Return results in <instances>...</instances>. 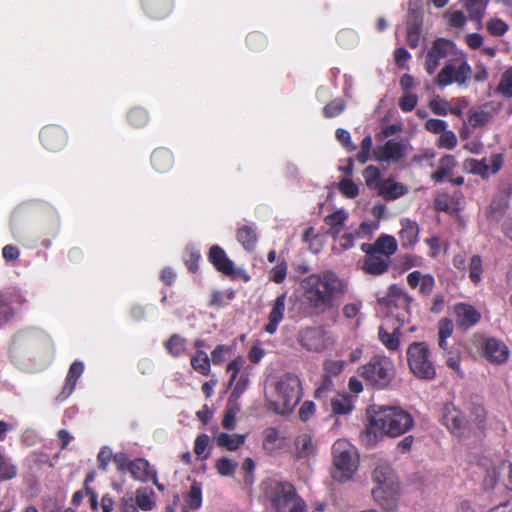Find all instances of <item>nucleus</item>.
<instances>
[{
    "mask_svg": "<svg viewBox=\"0 0 512 512\" xmlns=\"http://www.w3.org/2000/svg\"><path fill=\"white\" fill-rule=\"evenodd\" d=\"M301 288L305 300L318 314L330 310L334 299L345 291L343 281L331 271L307 276L301 281Z\"/></svg>",
    "mask_w": 512,
    "mask_h": 512,
    "instance_id": "f257e3e1",
    "label": "nucleus"
},
{
    "mask_svg": "<svg viewBox=\"0 0 512 512\" xmlns=\"http://www.w3.org/2000/svg\"><path fill=\"white\" fill-rule=\"evenodd\" d=\"M414 426L411 414L400 406H380L370 418V430L389 437H399Z\"/></svg>",
    "mask_w": 512,
    "mask_h": 512,
    "instance_id": "f03ea898",
    "label": "nucleus"
},
{
    "mask_svg": "<svg viewBox=\"0 0 512 512\" xmlns=\"http://www.w3.org/2000/svg\"><path fill=\"white\" fill-rule=\"evenodd\" d=\"M357 372L368 385L384 389L395 378L396 369L389 357L375 355L365 365L360 366Z\"/></svg>",
    "mask_w": 512,
    "mask_h": 512,
    "instance_id": "7ed1b4c3",
    "label": "nucleus"
},
{
    "mask_svg": "<svg viewBox=\"0 0 512 512\" xmlns=\"http://www.w3.org/2000/svg\"><path fill=\"white\" fill-rule=\"evenodd\" d=\"M334 470L332 476L336 481L345 482L352 478L358 468V453L347 440L339 439L332 447Z\"/></svg>",
    "mask_w": 512,
    "mask_h": 512,
    "instance_id": "20e7f679",
    "label": "nucleus"
},
{
    "mask_svg": "<svg viewBox=\"0 0 512 512\" xmlns=\"http://www.w3.org/2000/svg\"><path fill=\"white\" fill-rule=\"evenodd\" d=\"M407 361L411 373L421 380L431 381L436 377V368L430 349L425 342H414L407 349Z\"/></svg>",
    "mask_w": 512,
    "mask_h": 512,
    "instance_id": "39448f33",
    "label": "nucleus"
},
{
    "mask_svg": "<svg viewBox=\"0 0 512 512\" xmlns=\"http://www.w3.org/2000/svg\"><path fill=\"white\" fill-rule=\"evenodd\" d=\"M337 336L323 325L308 326L298 333V342L308 351L322 352L337 344Z\"/></svg>",
    "mask_w": 512,
    "mask_h": 512,
    "instance_id": "423d86ee",
    "label": "nucleus"
},
{
    "mask_svg": "<svg viewBox=\"0 0 512 512\" xmlns=\"http://www.w3.org/2000/svg\"><path fill=\"white\" fill-rule=\"evenodd\" d=\"M263 501L270 512H288L286 483L268 479L262 483Z\"/></svg>",
    "mask_w": 512,
    "mask_h": 512,
    "instance_id": "0eeeda50",
    "label": "nucleus"
},
{
    "mask_svg": "<svg viewBox=\"0 0 512 512\" xmlns=\"http://www.w3.org/2000/svg\"><path fill=\"white\" fill-rule=\"evenodd\" d=\"M226 373L230 374L228 388L236 390L239 385L243 384V393L248 389L252 367L246 365V360L243 356L238 355L230 361L226 366Z\"/></svg>",
    "mask_w": 512,
    "mask_h": 512,
    "instance_id": "6e6552de",
    "label": "nucleus"
},
{
    "mask_svg": "<svg viewBox=\"0 0 512 512\" xmlns=\"http://www.w3.org/2000/svg\"><path fill=\"white\" fill-rule=\"evenodd\" d=\"M409 146L398 140H388L383 145H378L373 150L375 159L379 162L398 163L408 153Z\"/></svg>",
    "mask_w": 512,
    "mask_h": 512,
    "instance_id": "1a4fd4ad",
    "label": "nucleus"
},
{
    "mask_svg": "<svg viewBox=\"0 0 512 512\" xmlns=\"http://www.w3.org/2000/svg\"><path fill=\"white\" fill-rule=\"evenodd\" d=\"M471 67L463 61L458 68L452 64H446L435 78L436 83L441 87H446L452 83L464 85L471 76Z\"/></svg>",
    "mask_w": 512,
    "mask_h": 512,
    "instance_id": "9d476101",
    "label": "nucleus"
},
{
    "mask_svg": "<svg viewBox=\"0 0 512 512\" xmlns=\"http://www.w3.org/2000/svg\"><path fill=\"white\" fill-rule=\"evenodd\" d=\"M502 165L503 157L501 154H493L488 159H467L463 163L465 170L480 175L483 178L497 173L502 168Z\"/></svg>",
    "mask_w": 512,
    "mask_h": 512,
    "instance_id": "9b49d317",
    "label": "nucleus"
},
{
    "mask_svg": "<svg viewBox=\"0 0 512 512\" xmlns=\"http://www.w3.org/2000/svg\"><path fill=\"white\" fill-rule=\"evenodd\" d=\"M25 302L26 299L19 293L0 291V328L16 317L18 308Z\"/></svg>",
    "mask_w": 512,
    "mask_h": 512,
    "instance_id": "f8f14e48",
    "label": "nucleus"
},
{
    "mask_svg": "<svg viewBox=\"0 0 512 512\" xmlns=\"http://www.w3.org/2000/svg\"><path fill=\"white\" fill-rule=\"evenodd\" d=\"M453 49L454 45L451 41L443 38L435 40L426 55L425 69L427 73L432 75L439 67L441 60L448 57Z\"/></svg>",
    "mask_w": 512,
    "mask_h": 512,
    "instance_id": "ddd939ff",
    "label": "nucleus"
},
{
    "mask_svg": "<svg viewBox=\"0 0 512 512\" xmlns=\"http://www.w3.org/2000/svg\"><path fill=\"white\" fill-rule=\"evenodd\" d=\"M129 473L131 477L139 482L151 481L159 491H164L165 486L158 482L157 471L153 468L148 460L144 458H136L130 462Z\"/></svg>",
    "mask_w": 512,
    "mask_h": 512,
    "instance_id": "4468645a",
    "label": "nucleus"
},
{
    "mask_svg": "<svg viewBox=\"0 0 512 512\" xmlns=\"http://www.w3.org/2000/svg\"><path fill=\"white\" fill-rule=\"evenodd\" d=\"M42 145L49 151L56 152L68 143L67 132L58 125H47L40 132Z\"/></svg>",
    "mask_w": 512,
    "mask_h": 512,
    "instance_id": "2eb2a0df",
    "label": "nucleus"
},
{
    "mask_svg": "<svg viewBox=\"0 0 512 512\" xmlns=\"http://www.w3.org/2000/svg\"><path fill=\"white\" fill-rule=\"evenodd\" d=\"M444 424L456 436L462 437L469 431V421L452 404H447L444 408Z\"/></svg>",
    "mask_w": 512,
    "mask_h": 512,
    "instance_id": "dca6fc26",
    "label": "nucleus"
},
{
    "mask_svg": "<svg viewBox=\"0 0 512 512\" xmlns=\"http://www.w3.org/2000/svg\"><path fill=\"white\" fill-rule=\"evenodd\" d=\"M207 258L218 272L229 277L236 276L234 262L227 256L225 250L219 245H213L210 247Z\"/></svg>",
    "mask_w": 512,
    "mask_h": 512,
    "instance_id": "f3484780",
    "label": "nucleus"
},
{
    "mask_svg": "<svg viewBox=\"0 0 512 512\" xmlns=\"http://www.w3.org/2000/svg\"><path fill=\"white\" fill-rule=\"evenodd\" d=\"M244 385L241 384L236 390H232L227 401L222 420V426L226 430H234L236 428V416L241 410L239 399L243 394Z\"/></svg>",
    "mask_w": 512,
    "mask_h": 512,
    "instance_id": "a211bd4d",
    "label": "nucleus"
},
{
    "mask_svg": "<svg viewBox=\"0 0 512 512\" xmlns=\"http://www.w3.org/2000/svg\"><path fill=\"white\" fill-rule=\"evenodd\" d=\"M456 324L464 329L467 330L474 325H476L480 319L481 314L475 307L469 304L465 303H458L453 308Z\"/></svg>",
    "mask_w": 512,
    "mask_h": 512,
    "instance_id": "6ab92c4d",
    "label": "nucleus"
},
{
    "mask_svg": "<svg viewBox=\"0 0 512 512\" xmlns=\"http://www.w3.org/2000/svg\"><path fill=\"white\" fill-rule=\"evenodd\" d=\"M392 318L388 317L379 327L378 337L381 343L390 351H396L400 346L401 325L391 326Z\"/></svg>",
    "mask_w": 512,
    "mask_h": 512,
    "instance_id": "aec40b11",
    "label": "nucleus"
},
{
    "mask_svg": "<svg viewBox=\"0 0 512 512\" xmlns=\"http://www.w3.org/2000/svg\"><path fill=\"white\" fill-rule=\"evenodd\" d=\"M84 372V364L81 361H74L68 370L65 378V383L62 387L61 392L56 396V402L65 401L75 390L77 381Z\"/></svg>",
    "mask_w": 512,
    "mask_h": 512,
    "instance_id": "412c9836",
    "label": "nucleus"
},
{
    "mask_svg": "<svg viewBox=\"0 0 512 512\" xmlns=\"http://www.w3.org/2000/svg\"><path fill=\"white\" fill-rule=\"evenodd\" d=\"M365 254L363 262V270L371 275H381L385 273L390 266L391 260L387 256H383L368 249H361Z\"/></svg>",
    "mask_w": 512,
    "mask_h": 512,
    "instance_id": "4be33fe9",
    "label": "nucleus"
},
{
    "mask_svg": "<svg viewBox=\"0 0 512 512\" xmlns=\"http://www.w3.org/2000/svg\"><path fill=\"white\" fill-rule=\"evenodd\" d=\"M484 353L486 358L493 364H503L509 358V349L507 345L496 338L487 339L485 342Z\"/></svg>",
    "mask_w": 512,
    "mask_h": 512,
    "instance_id": "5701e85b",
    "label": "nucleus"
},
{
    "mask_svg": "<svg viewBox=\"0 0 512 512\" xmlns=\"http://www.w3.org/2000/svg\"><path fill=\"white\" fill-rule=\"evenodd\" d=\"M361 249H368V251L387 256V258L390 259L391 256L396 253L398 244L395 237L382 234L372 244L363 243Z\"/></svg>",
    "mask_w": 512,
    "mask_h": 512,
    "instance_id": "b1692460",
    "label": "nucleus"
},
{
    "mask_svg": "<svg viewBox=\"0 0 512 512\" xmlns=\"http://www.w3.org/2000/svg\"><path fill=\"white\" fill-rule=\"evenodd\" d=\"M422 27V14L418 9H410L407 20V42L411 48L419 44Z\"/></svg>",
    "mask_w": 512,
    "mask_h": 512,
    "instance_id": "393cba45",
    "label": "nucleus"
},
{
    "mask_svg": "<svg viewBox=\"0 0 512 512\" xmlns=\"http://www.w3.org/2000/svg\"><path fill=\"white\" fill-rule=\"evenodd\" d=\"M141 5L149 17L161 19L172 11L173 0H141Z\"/></svg>",
    "mask_w": 512,
    "mask_h": 512,
    "instance_id": "a878e982",
    "label": "nucleus"
},
{
    "mask_svg": "<svg viewBox=\"0 0 512 512\" xmlns=\"http://www.w3.org/2000/svg\"><path fill=\"white\" fill-rule=\"evenodd\" d=\"M286 438L281 436L278 429L268 427L263 431V449L270 455L277 454L285 447Z\"/></svg>",
    "mask_w": 512,
    "mask_h": 512,
    "instance_id": "bb28decb",
    "label": "nucleus"
},
{
    "mask_svg": "<svg viewBox=\"0 0 512 512\" xmlns=\"http://www.w3.org/2000/svg\"><path fill=\"white\" fill-rule=\"evenodd\" d=\"M408 285L415 289L419 288V292L424 295H430L435 286L434 277L430 274H423L420 271H413L407 276Z\"/></svg>",
    "mask_w": 512,
    "mask_h": 512,
    "instance_id": "cd10ccee",
    "label": "nucleus"
},
{
    "mask_svg": "<svg viewBox=\"0 0 512 512\" xmlns=\"http://www.w3.org/2000/svg\"><path fill=\"white\" fill-rule=\"evenodd\" d=\"M286 294L279 295L273 304V307L268 316V323L265 325L264 330L269 334H274L278 328L279 323L283 320L285 312Z\"/></svg>",
    "mask_w": 512,
    "mask_h": 512,
    "instance_id": "c85d7f7f",
    "label": "nucleus"
},
{
    "mask_svg": "<svg viewBox=\"0 0 512 512\" xmlns=\"http://www.w3.org/2000/svg\"><path fill=\"white\" fill-rule=\"evenodd\" d=\"M373 498L382 507L391 510L396 505V489L393 485H377L372 490Z\"/></svg>",
    "mask_w": 512,
    "mask_h": 512,
    "instance_id": "c756f323",
    "label": "nucleus"
},
{
    "mask_svg": "<svg viewBox=\"0 0 512 512\" xmlns=\"http://www.w3.org/2000/svg\"><path fill=\"white\" fill-rule=\"evenodd\" d=\"M151 164L158 173L168 172L174 165L172 152L165 148L155 149L151 155Z\"/></svg>",
    "mask_w": 512,
    "mask_h": 512,
    "instance_id": "7c9ffc66",
    "label": "nucleus"
},
{
    "mask_svg": "<svg viewBox=\"0 0 512 512\" xmlns=\"http://www.w3.org/2000/svg\"><path fill=\"white\" fill-rule=\"evenodd\" d=\"M237 241L246 251H253L258 241L256 228L252 225H243L236 232Z\"/></svg>",
    "mask_w": 512,
    "mask_h": 512,
    "instance_id": "2f4dec72",
    "label": "nucleus"
},
{
    "mask_svg": "<svg viewBox=\"0 0 512 512\" xmlns=\"http://www.w3.org/2000/svg\"><path fill=\"white\" fill-rule=\"evenodd\" d=\"M348 213L344 209H339L334 213L327 215L324 219L325 224L329 227L328 234L336 238L343 230Z\"/></svg>",
    "mask_w": 512,
    "mask_h": 512,
    "instance_id": "473e14b6",
    "label": "nucleus"
},
{
    "mask_svg": "<svg viewBox=\"0 0 512 512\" xmlns=\"http://www.w3.org/2000/svg\"><path fill=\"white\" fill-rule=\"evenodd\" d=\"M285 385L286 383L283 379L275 385V391L280 398V402L272 400L267 401L268 408L281 415L288 412V394L286 393Z\"/></svg>",
    "mask_w": 512,
    "mask_h": 512,
    "instance_id": "72a5a7b5",
    "label": "nucleus"
},
{
    "mask_svg": "<svg viewBox=\"0 0 512 512\" xmlns=\"http://www.w3.org/2000/svg\"><path fill=\"white\" fill-rule=\"evenodd\" d=\"M419 227L416 222L409 219L401 220L399 237L404 246H411L417 242Z\"/></svg>",
    "mask_w": 512,
    "mask_h": 512,
    "instance_id": "f704fd0d",
    "label": "nucleus"
},
{
    "mask_svg": "<svg viewBox=\"0 0 512 512\" xmlns=\"http://www.w3.org/2000/svg\"><path fill=\"white\" fill-rule=\"evenodd\" d=\"M378 189L380 194L388 200L397 199L407 192V189L403 184L393 180L383 181Z\"/></svg>",
    "mask_w": 512,
    "mask_h": 512,
    "instance_id": "c9c22d12",
    "label": "nucleus"
},
{
    "mask_svg": "<svg viewBox=\"0 0 512 512\" xmlns=\"http://www.w3.org/2000/svg\"><path fill=\"white\" fill-rule=\"evenodd\" d=\"M190 364L197 373L203 376H208L211 373L210 358L204 350L195 351L191 356Z\"/></svg>",
    "mask_w": 512,
    "mask_h": 512,
    "instance_id": "e433bc0d",
    "label": "nucleus"
},
{
    "mask_svg": "<svg viewBox=\"0 0 512 512\" xmlns=\"http://www.w3.org/2000/svg\"><path fill=\"white\" fill-rule=\"evenodd\" d=\"M246 436L222 432L217 437V445L228 451H236L245 443Z\"/></svg>",
    "mask_w": 512,
    "mask_h": 512,
    "instance_id": "4c0bfd02",
    "label": "nucleus"
},
{
    "mask_svg": "<svg viewBox=\"0 0 512 512\" xmlns=\"http://www.w3.org/2000/svg\"><path fill=\"white\" fill-rule=\"evenodd\" d=\"M164 347L170 356L181 357L186 352V339L179 334H173L164 343Z\"/></svg>",
    "mask_w": 512,
    "mask_h": 512,
    "instance_id": "58836bf2",
    "label": "nucleus"
},
{
    "mask_svg": "<svg viewBox=\"0 0 512 512\" xmlns=\"http://www.w3.org/2000/svg\"><path fill=\"white\" fill-rule=\"evenodd\" d=\"M331 408L334 414H349L353 410L352 399L347 394H337L331 400Z\"/></svg>",
    "mask_w": 512,
    "mask_h": 512,
    "instance_id": "ea45409f",
    "label": "nucleus"
},
{
    "mask_svg": "<svg viewBox=\"0 0 512 512\" xmlns=\"http://www.w3.org/2000/svg\"><path fill=\"white\" fill-rule=\"evenodd\" d=\"M296 457L299 459H307L314 453V445L308 434L300 435L295 442Z\"/></svg>",
    "mask_w": 512,
    "mask_h": 512,
    "instance_id": "a19ab883",
    "label": "nucleus"
},
{
    "mask_svg": "<svg viewBox=\"0 0 512 512\" xmlns=\"http://www.w3.org/2000/svg\"><path fill=\"white\" fill-rule=\"evenodd\" d=\"M456 166V160L452 155H445L439 160V168L431 175L432 180L441 182L444 177L450 174Z\"/></svg>",
    "mask_w": 512,
    "mask_h": 512,
    "instance_id": "79ce46f5",
    "label": "nucleus"
},
{
    "mask_svg": "<svg viewBox=\"0 0 512 512\" xmlns=\"http://www.w3.org/2000/svg\"><path fill=\"white\" fill-rule=\"evenodd\" d=\"M507 462L506 460H503L500 462L498 466L493 465L487 470V474L483 480V489L486 492H491L496 488L498 476L500 474L507 476V472H503L501 469L502 463Z\"/></svg>",
    "mask_w": 512,
    "mask_h": 512,
    "instance_id": "37998d69",
    "label": "nucleus"
},
{
    "mask_svg": "<svg viewBox=\"0 0 512 512\" xmlns=\"http://www.w3.org/2000/svg\"><path fill=\"white\" fill-rule=\"evenodd\" d=\"M185 502L190 510H198L202 505V490L199 483L194 482L188 494L185 496Z\"/></svg>",
    "mask_w": 512,
    "mask_h": 512,
    "instance_id": "c03bdc74",
    "label": "nucleus"
},
{
    "mask_svg": "<svg viewBox=\"0 0 512 512\" xmlns=\"http://www.w3.org/2000/svg\"><path fill=\"white\" fill-rule=\"evenodd\" d=\"M154 492L147 488H139L136 491V505L144 511H150L154 508L155 502L153 500Z\"/></svg>",
    "mask_w": 512,
    "mask_h": 512,
    "instance_id": "a18cd8bd",
    "label": "nucleus"
},
{
    "mask_svg": "<svg viewBox=\"0 0 512 512\" xmlns=\"http://www.w3.org/2000/svg\"><path fill=\"white\" fill-rule=\"evenodd\" d=\"M127 120L130 125L136 128H141L148 123L149 115L144 108L134 107L129 110L127 114Z\"/></svg>",
    "mask_w": 512,
    "mask_h": 512,
    "instance_id": "49530a36",
    "label": "nucleus"
},
{
    "mask_svg": "<svg viewBox=\"0 0 512 512\" xmlns=\"http://www.w3.org/2000/svg\"><path fill=\"white\" fill-rule=\"evenodd\" d=\"M238 467V463L227 457L219 458L215 463L217 473L221 476H233Z\"/></svg>",
    "mask_w": 512,
    "mask_h": 512,
    "instance_id": "de8ad7c7",
    "label": "nucleus"
},
{
    "mask_svg": "<svg viewBox=\"0 0 512 512\" xmlns=\"http://www.w3.org/2000/svg\"><path fill=\"white\" fill-rule=\"evenodd\" d=\"M496 91L505 98H512V67L502 74Z\"/></svg>",
    "mask_w": 512,
    "mask_h": 512,
    "instance_id": "09e8293b",
    "label": "nucleus"
},
{
    "mask_svg": "<svg viewBox=\"0 0 512 512\" xmlns=\"http://www.w3.org/2000/svg\"><path fill=\"white\" fill-rule=\"evenodd\" d=\"M231 353L232 346L219 344L211 351L210 363H213L215 366H220Z\"/></svg>",
    "mask_w": 512,
    "mask_h": 512,
    "instance_id": "8fccbe9b",
    "label": "nucleus"
},
{
    "mask_svg": "<svg viewBox=\"0 0 512 512\" xmlns=\"http://www.w3.org/2000/svg\"><path fill=\"white\" fill-rule=\"evenodd\" d=\"M486 5L487 2L485 0H465V7L471 19L480 20Z\"/></svg>",
    "mask_w": 512,
    "mask_h": 512,
    "instance_id": "3c124183",
    "label": "nucleus"
},
{
    "mask_svg": "<svg viewBox=\"0 0 512 512\" xmlns=\"http://www.w3.org/2000/svg\"><path fill=\"white\" fill-rule=\"evenodd\" d=\"M346 366L344 360L327 359L323 363L324 375L328 377H336L342 373Z\"/></svg>",
    "mask_w": 512,
    "mask_h": 512,
    "instance_id": "603ef678",
    "label": "nucleus"
},
{
    "mask_svg": "<svg viewBox=\"0 0 512 512\" xmlns=\"http://www.w3.org/2000/svg\"><path fill=\"white\" fill-rule=\"evenodd\" d=\"M483 273L482 260L480 256L473 255L469 262V278L474 284L481 282V275Z\"/></svg>",
    "mask_w": 512,
    "mask_h": 512,
    "instance_id": "864d4df0",
    "label": "nucleus"
},
{
    "mask_svg": "<svg viewBox=\"0 0 512 512\" xmlns=\"http://www.w3.org/2000/svg\"><path fill=\"white\" fill-rule=\"evenodd\" d=\"M246 43L252 51H261L266 47V37L258 31L250 32L246 37Z\"/></svg>",
    "mask_w": 512,
    "mask_h": 512,
    "instance_id": "5fc2aeb1",
    "label": "nucleus"
},
{
    "mask_svg": "<svg viewBox=\"0 0 512 512\" xmlns=\"http://www.w3.org/2000/svg\"><path fill=\"white\" fill-rule=\"evenodd\" d=\"M380 170L373 165L367 166L363 171V177L365 179L366 185L370 188H379L380 184Z\"/></svg>",
    "mask_w": 512,
    "mask_h": 512,
    "instance_id": "6e6d98bb",
    "label": "nucleus"
},
{
    "mask_svg": "<svg viewBox=\"0 0 512 512\" xmlns=\"http://www.w3.org/2000/svg\"><path fill=\"white\" fill-rule=\"evenodd\" d=\"M469 426L474 423L478 428H482V423L486 418V412L482 404L475 403L469 408Z\"/></svg>",
    "mask_w": 512,
    "mask_h": 512,
    "instance_id": "4d7b16f0",
    "label": "nucleus"
},
{
    "mask_svg": "<svg viewBox=\"0 0 512 512\" xmlns=\"http://www.w3.org/2000/svg\"><path fill=\"white\" fill-rule=\"evenodd\" d=\"M391 470L388 465H378L373 472V480L377 485H393L390 482Z\"/></svg>",
    "mask_w": 512,
    "mask_h": 512,
    "instance_id": "13d9d810",
    "label": "nucleus"
},
{
    "mask_svg": "<svg viewBox=\"0 0 512 512\" xmlns=\"http://www.w3.org/2000/svg\"><path fill=\"white\" fill-rule=\"evenodd\" d=\"M509 197L506 193H500L497 195L490 204L489 214L495 218L496 213L504 211L508 207Z\"/></svg>",
    "mask_w": 512,
    "mask_h": 512,
    "instance_id": "bf43d9fd",
    "label": "nucleus"
},
{
    "mask_svg": "<svg viewBox=\"0 0 512 512\" xmlns=\"http://www.w3.org/2000/svg\"><path fill=\"white\" fill-rule=\"evenodd\" d=\"M210 438L207 434H200L196 437L194 443V453L203 459H207L209 457V453H205L209 446Z\"/></svg>",
    "mask_w": 512,
    "mask_h": 512,
    "instance_id": "052dcab7",
    "label": "nucleus"
},
{
    "mask_svg": "<svg viewBox=\"0 0 512 512\" xmlns=\"http://www.w3.org/2000/svg\"><path fill=\"white\" fill-rule=\"evenodd\" d=\"M491 120V114L484 110H476L469 115V124L472 127H481Z\"/></svg>",
    "mask_w": 512,
    "mask_h": 512,
    "instance_id": "680f3d73",
    "label": "nucleus"
},
{
    "mask_svg": "<svg viewBox=\"0 0 512 512\" xmlns=\"http://www.w3.org/2000/svg\"><path fill=\"white\" fill-rule=\"evenodd\" d=\"M339 191L347 198L353 199L358 193V186L349 178H345L339 182Z\"/></svg>",
    "mask_w": 512,
    "mask_h": 512,
    "instance_id": "e2e57ef3",
    "label": "nucleus"
},
{
    "mask_svg": "<svg viewBox=\"0 0 512 512\" xmlns=\"http://www.w3.org/2000/svg\"><path fill=\"white\" fill-rule=\"evenodd\" d=\"M345 109V102L342 99H335L328 103L324 109L323 114L327 118H333L341 114Z\"/></svg>",
    "mask_w": 512,
    "mask_h": 512,
    "instance_id": "0e129e2a",
    "label": "nucleus"
},
{
    "mask_svg": "<svg viewBox=\"0 0 512 512\" xmlns=\"http://www.w3.org/2000/svg\"><path fill=\"white\" fill-rule=\"evenodd\" d=\"M16 467L5 459V457L0 453V480H10L16 476Z\"/></svg>",
    "mask_w": 512,
    "mask_h": 512,
    "instance_id": "69168bd1",
    "label": "nucleus"
},
{
    "mask_svg": "<svg viewBox=\"0 0 512 512\" xmlns=\"http://www.w3.org/2000/svg\"><path fill=\"white\" fill-rule=\"evenodd\" d=\"M233 297V292L224 293L221 291H213L210 298V306L218 308L223 307L227 305L228 301L232 300Z\"/></svg>",
    "mask_w": 512,
    "mask_h": 512,
    "instance_id": "338daca9",
    "label": "nucleus"
},
{
    "mask_svg": "<svg viewBox=\"0 0 512 512\" xmlns=\"http://www.w3.org/2000/svg\"><path fill=\"white\" fill-rule=\"evenodd\" d=\"M337 40L345 48L354 46L357 43V34L352 30H342L338 33Z\"/></svg>",
    "mask_w": 512,
    "mask_h": 512,
    "instance_id": "774afa93",
    "label": "nucleus"
}]
</instances>
